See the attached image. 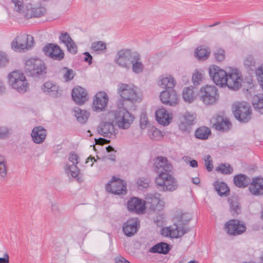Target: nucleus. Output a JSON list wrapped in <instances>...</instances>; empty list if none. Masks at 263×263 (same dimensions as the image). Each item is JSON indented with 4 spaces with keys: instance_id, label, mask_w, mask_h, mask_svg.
<instances>
[{
    "instance_id": "31",
    "label": "nucleus",
    "mask_w": 263,
    "mask_h": 263,
    "mask_svg": "<svg viewBox=\"0 0 263 263\" xmlns=\"http://www.w3.org/2000/svg\"><path fill=\"white\" fill-rule=\"evenodd\" d=\"M251 179L246 175L240 174L237 175L234 177V182L235 185L239 188H245L251 183Z\"/></svg>"
},
{
    "instance_id": "63",
    "label": "nucleus",
    "mask_w": 263,
    "mask_h": 263,
    "mask_svg": "<svg viewBox=\"0 0 263 263\" xmlns=\"http://www.w3.org/2000/svg\"><path fill=\"white\" fill-rule=\"evenodd\" d=\"M84 54L85 55L84 61L88 62L89 64H91L92 57L90 54L88 52H85L84 53Z\"/></svg>"
},
{
    "instance_id": "52",
    "label": "nucleus",
    "mask_w": 263,
    "mask_h": 263,
    "mask_svg": "<svg viewBox=\"0 0 263 263\" xmlns=\"http://www.w3.org/2000/svg\"><path fill=\"white\" fill-rule=\"evenodd\" d=\"M184 119L185 123L189 125H192L195 119V115L190 112H186L184 115Z\"/></svg>"
},
{
    "instance_id": "38",
    "label": "nucleus",
    "mask_w": 263,
    "mask_h": 263,
    "mask_svg": "<svg viewBox=\"0 0 263 263\" xmlns=\"http://www.w3.org/2000/svg\"><path fill=\"white\" fill-rule=\"evenodd\" d=\"M231 124L227 119L221 118L220 120L217 119L215 123V128L218 130L227 131L230 128Z\"/></svg>"
},
{
    "instance_id": "40",
    "label": "nucleus",
    "mask_w": 263,
    "mask_h": 263,
    "mask_svg": "<svg viewBox=\"0 0 263 263\" xmlns=\"http://www.w3.org/2000/svg\"><path fill=\"white\" fill-rule=\"evenodd\" d=\"M230 205V210L233 216H237L240 212V206L236 198H232L229 199Z\"/></svg>"
},
{
    "instance_id": "16",
    "label": "nucleus",
    "mask_w": 263,
    "mask_h": 263,
    "mask_svg": "<svg viewBox=\"0 0 263 263\" xmlns=\"http://www.w3.org/2000/svg\"><path fill=\"white\" fill-rule=\"evenodd\" d=\"M155 170L158 175L165 173H170L173 166L166 157H158L155 161Z\"/></svg>"
},
{
    "instance_id": "48",
    "label": "nucleus",
    "mask_w": 263,
    "mask_h": 263,
    "mask_svg": "<svg viewBox=\"0 0 263 263\" xmlns=\"http://www.w3.org/2000/svg\"><path fill=\"white\" fill-rule=\"evenodd\" d=\"M244 65L249 69L254 70L255 69V61L251 55H248L244 60Z\"/></svg>"
},
{
    "instance_id": "21",
    "label": "nucleus",
    "mask_w": 263,
    "mask_h": 263,
    "mask_svg": "<svg viewBox=\"0 0 263 263\" xmlns=\"http://www.w3.org/2000/svg\"><path fill=\"white\" fill-rule=\"evenodd\" d=\"M127 208L129 211L137 213H143L145 210V202L137 197H133L128 200Z\"/></svg>"
},
{
    "instance_id": "18",
    "label": "nucleus",
    "mask_w": 263,
    "mask_h": 263,
    "mask_svg": "<svg viewBox=\"0 0 263 263\" xmlns=\"http://www.w3.org/2000/svg\"><path fill=\"white\" fill-rule=\"evenodd\" d=\"M160 99L163 104L170 106L175 105L178 101V96L173 88L167 89L161 92Z\"/></svg>"
},
{
    "instance_id": "28",
    "label": "nucleus",
    "mask_w": 263,
    "mask_h": 263,
    "mask_svg": "<svg viewBox=\"0 0 263 263\" xmlns=\"http://www.w3.org/2000/svg\"><path fill=\"white\" fill-rule=\"evenodd\" d=\"M161 195L158 193L154 194H148L146 195V201L145 204L149 206V208L153 211L158 209L159 203L160 202Z\"/></svg>"
},
{
    "instance_id": "43",
    "label": "nucleus",
    "mask_w": 263,
    "mask_h": 263,
    "mask_svg": "<svg viewBox=\"0 0 263 263\" xmlns=\"http://www.w3.org/2000/svg\"><path fill=\"white\" fill-rule=\"evenodd\" d=\"M216 171L223 175H230L233 173V168L230 164L221 163L216 167Z\"/></svg>"
},
{
    "instance_id": "60",
    "label": "nucleus",
    "mask_w": 263,
    "mask_h": 263,
    "mask_svg": "<svg viewBox=\"0 0 263 263\" xmlns=\"http://www.w3.org/2000/svg\"><path fill=\"white\" fill-rule=\"evenodd\" d=\"M78 156L77 154L71 153L69 156V160L72 162V164L77 165L78 163Z\"/></svg>"
},
{
    "instance_id": "3",
    "label": "nucleus",
    "mask_w": 263,
    "mask_h": 263,
    "mask_svg": "<svg viewBox=\"0 0 263 263\" xmlns=\"http://www.w3.org/2000/svg\"><path fill=\"white\" fill-rule=\"evenodd\" d=\"M118 93L125 101H129L132 103L140 102L142 97L137 91L136 87L130 85L120 83L118 85Z\"/></svg>"
},
{
    "instance_id": "12",
    "label": "nucleus",
    "mask_w": 263,
    "mask_h": 263,
    "mask_svg": "<svg viewBox=\"0 0 263 263\" xmlns=\"http://www.w3.org/2000/svg\"><path fill=\"white\" fill-rule=\"evenodd\" d=\"M242 81L241 72L238 69H234L227 74L226 86H227L232 90H238L241 86Z\"/></svg>"
},
{
    "instance_id": "36",
    "label": "nucleus",
    "mask_w": 263,
    "mask_h": 263,
    "mask_svg": "<svg viewBox=\"0 0 263 263\" xmlns=\"http://www.w3.org/2000/svg\"><path fill=\"white\" fill-rule=\"evenodd\" d=\"M170 228L171 230V238L180 237L189 231V230H186L185 228H180L176 224H174L173 225L170 226Z\"/></svg>"
},
{
    "instance_id": "44",
    "label": "nucleus",
    "mask_w": 263,
    "mask_h": 263,
    "mask_svg": "<svg viewBox=\"0 0 263 263\" xmlns=\"http://www.w3.org/2000/svg\"><path fill=\"white\" fill-rule=\"evenodd\" d=\"M148 134L149 138L154 140H159L163 137L161 132L154 126L148 129Z\"/></svg>"
},
{
    "instance_id": "64",
    "label": "nucleus",
    "mask_w": 263,
    "mask_h": 263,
    "mask_svg": "<svg viewBox=\"0 0 263 263\" xmlns=\"http://www.w3.org/2000/svg\"><path fill=\"white\" fill-rule=\"evenodd\" d=\"M0 263H9V256L5 253L3 257H0Z\"/></svg>"
},
{
    "instance_id": "34",
    "label": "nucleus",
    "mask_w": 263,
    "mask_h": 263,
    "mask_svg": "<svg viewBox=\"0 0 263 263\" xmlns=\"http://www.w3.org/2000/svg\"><path fill=\"white\" fill-rule=\"evenodd\" d=\"M214 186L220 196H227L229 194L230 189L226 183L217 181L214 183Z\"/></svg>"
},
{
    "instance_id": "2",
    "label": "nucleus",
    "mask_w": 263,
    "mask_h": 263,
    "mask_svg": "<svg viewBox=\"0 0 263 263\" xmlns=\"http://www.w3.org/2000/svg\"><path fill=\"white\" fill-rule=\"evenodd\" d=\"M25 72L32 77L42 78L46 73V67L41 60L31 58L26 62Z\"/></svg>"
},
{
    "instance_id": "42",
    "label": "nucleus",
    "mask_w": 263,
    "mask_h": 263,
    "mask_svg": "<svg viewBox=\"0 0 263 263\" xmlns=\"http://www.w3.org/2000/svg\"><path fill=\"white\" fill-rule=\"evenodd\" d=\"M65 172L67 174L70 175L73 178L77 179V180H79L78 176L80 174V170L77 166L76 165L72 164L68 165L66 164L65 165Z\"/></svg>"
},
{
    "instance_id": "61",
    "label": "nucleus",
    "mask_w": 263,
    "mask_h": 263,
    "mask_svg": "<svg viewBox=\"0 0 263 263\" xmlns=\"http://www.w3.org/2000/svg\"><path fill=\"white\" fill-rule=\"evenodd\" d=\"M171 230L170 227L162 229L161 234L164 236H169L171 237Z\"/></svg>"
},
{
    "instance_id": "4",
    "label": "nucleus",
    "mask_w": 263,
    "mask_h": 263,
    "mask_svg": "<svg viewBox=\"0 0 263 263\" xmlns=\"http://www.w3.org/2000/svg\"><path fill=\"white\" fill-rule=\"evenodd\" d=\"M8 82L12 88L21 93L27 91L29 84L24 74L20 71L15 70L8 76Z\"/></svg>"
},
{
    "instance_id": "30",
    "label": "nucleus",
    "mask_w": 263,
    "mask_h": 263,
    "mask_svg": "<svg viewBox=\"0 0 263 263\" xmlns=\"http://www.w3.org/2000/svg\"><path fill=\"white\" fill-rule=\"evenodd\" d=\"M171 250L170 246L166 242L158 243L151 248L149 252L153 253L166 254Z\"/></svg>"
},
{
    "instance_id": "25",
    "label": "nucleus",
    "mask_w": 263,
    "mask_h": 263,
    "mask_svg": "<svg viewBox=\"0 0 263 263\" xmlns=\"http://www.w3.org/2000/svg\"><path fill=\"white\" fill-rule=\"evenodd\" d=\"M46 135V130L41 126L34 127L31 132L32 140L36 144L42 143L44 141Z\"/></svg>"
},
{
    "instance_id": "47",
    "label": "nucleus",
    "mask_w": 263,
    "mask_h": 263,
    "mask_svg": "<svg viewBox=\"0 0 263 263\" xmlns=\"http://www.w3.org/2000/svg\"><path fill=\"white\" fill-rule=\"evenodd\" d=\"M203 74L198 70H196L192 76V82L195 86L199 85L203 79Z\"/></svg>"
},
{
    "instance_id": "32",
    "label": "nucleus",
    "mask_w": 263,
    "mask_h": 263,
    "mask_svg": "<svg viewBox=\"0 0 263 263\" xmlns=\"http://www.w3.org/2000/svg\"><path fill=\"white\" fill-rule=\"evenodd\" d=\"M182 98L187 103H192L196 98V94L193 87H187L183 88Z\"/></svg>"
},
{
    "instance_id": "17",
    "label": "nucleus",
    "mask_w": 263,
    "mask_h": 263,
    "mask_svg": "<svg viewBox=\"0 0 263 263\" xmlns=\"http://www.w3.org/2000/svg\"><path fill=\"white\" fill-rule=\"evenodd\" d=\"M224 229L230 235H239L246 231V227L240 224L237 220L232 219L228 221L224 225Z\"/></svg>"
},
{
    "instance_id": "13",
    "label": "nucleus",
    "mask_w": 263,
    "mask_h": 263,
    "mask_svg": "<svg viewBox=\"0 0 263 263\" xmlns=\"http://www.w3.org/2000/svg\"><path fill=\"white\" fill-rule=\"evenodd\" d=\"M43 51L46 55L53 60L61 61L64 57L63 51L55 44L50 43L45 45L43 48Z\"/></svg>"
},
{
    "instance_id": "46",
    "label": "nucleus",
    "mask_w": 263,
    "mask_h": 263,
    "mask_svg": "<svg viewBox=\"0 0 263 263\" xmlns=\"http://www.w3.org/2000/svg\"><path fill=\"white\" fill-rule=\"evenodd\" d=\"M62 71L63 73V78L67 82L73 79L75 75V73L72 69H69L66 67L62 68Z\"/></svg>"
},
{
    "instance_id": "29",
    "label": "nucleus",
    "mask_w": 263,
    "mask_h": 263,
    "mask_svg": "<svg viewBox=\"0 0 263 263\" xmlns=\"http://www.w3.org/2000/svg\"><path fill=\"white\" fill-rule=\"evenodd\" d=\"M131 65L132 70L135 73H140L143 70L144 65L141 62L139 54L137 52H134V55L131 62Z\"/></svg>"
},
{
    "instance_id": "33",
    "label": "nucleus",
    "mask_w": 263,
    "mask_h": 263,
    "mask_svg": "<svg viewBox=\"0 0 263 263\" xmlns=\"http://www.w3.org/2000/svg\"><path fill=\"white\" fill-rule=\"evenodd\" d=\"M175 84L174 79L172 76H162L160 78L159 84L166 89L173 88Z\"/></svg>"
},
{
    "instance_id": "9",
    "label": "nucleus",
    "mask_w": 263,
    "mask_h": 263,
    "mask_svg": "<svg viewBox=\"0 0 263 263\" xmlns=\"http://www.w3.org/2000/svg\"><path fill=\"white\" fill-rule=\"evenodd\" d=\"M234 115L238 121L246 123L251 119V109L248 104L238 103L234 106Z\"/></svg>"
},
{
    "instance_id": "14",
    "label": "nucleus",
    "mask_w": 263,
    "mask_h": 263,
    "mask_svg": "<svg viewBox=\"0 0 263 263\" xmlns=\"http://www.w3.org/2000/svg\"><path fill=\"white\" fill-rule=\"evenodd\" d=\"M18 12L28 19L32 17H38L43 16L46 13V9L41 6L33 7L31 4H28L25 8H22L21 12Z\"/></svg>"
},
{
    "instance_id": "1",
    "label": "nucleus",
    "mask_w": 263,
    "mask_h": 263,
    "mask_svg": "<svg viewBox=\"0 0 263 263\" xmlns=\"http://www.w3.org/2000/svg\"><path fill=\"white\" fill-rule=\"evenodd\" d=\"M155 183L157 189L162 192H173L178 187L177 180L170 173L158 175Z\"/></svg>"
},
{
    "instance_id": "56",
    "label": "nucleus",
    "mask_w": 263,
    "mask_h": 263,
    "mask_svg": "<svg viewBox=\"0 0 263 263\" xmlns=\"http://www.w3.org/2000/svg\"><path fill=\"white\" fill-rule=\"evenodd\" d=\"M10 134L9 129L4 126L0 127V139H4L7 137Z\"/></svg>"
},
{
    "instance_id": "7",
    "label": "nucleus",
    "mask_w": 263,
    "mask_h": 263,
    "mask_svg": "<svg viewBox=\"0 0 263 263\" xmlns=\"http://www.w3.org/2000/svg\"><path fill=\"white\" fill-rule=\"evenodd\" d=\"M134 119V117L124 108L119 109L115 114V121L120 128H128Z\"/></svg>"
},
{
    "instance_id": "5",
    "label": "nucleus",
    "mask_w": 263,
    "mask_h": 263,
    "mask_svg": "<svg viewBox=\"0 0 263 263\" xmlns=\"http://www.w3.org/2000/svg\"><path fill=\"white\" fill-rule=\"evenodd\" d=\"M199 97L205 105L211 106L216 103L219 99V95L215 86L206 85L200 88Z\"/></svg>"
},
{
    "instance_id": "53",
    "label": "nucleus",
    "mask_w": 263,
    "mask_h": 263,
    "mask_svg": "<svg viewBox=\"0 0 263 263\" xmlns=\"http://www.w3.org/2000/svg\"><path fill=\"white\" fill-rule=\"evenodd\" d=\"M215 57L217 61H222L224 59V51L222 49H218L214 51Z\"/></svg>"
},
{
    "instance_id": "45",
    "label": "nucleus",
    "mask_w": 263,
    "mask_h": 263,
    "mask_svg": "<svg viewBox=\"0 0 263 263\" xmlns=\"http://www.w3.org/2000/svg\"><path fill=\"white\" fill-rule=\"evenodd\" d=\"M7 173V160L4 156L0 155V178L4 179Z\"/></svg>"
},
{
    "instance_id": "15",
    "label": "nucleus",
    "mask_w": 263,
    "mask_h": 263,
    "mask_svg": "<svg viewBox=\"0 0 263 263\" xmlns=\"http://www.w3.org/2000/svg\"><path fill=\"white\" fill-rule=\"evenodd\" d=\"M108 100V97L106 93L104 91L98 92L93 101V109L97 112L103 111L107 107Z\"/></svg>"
},
{
    "instance_id": "19",
    "label": "nucleus",
    "mask_w": 263,
    "mask_h": 263,
    "mask_svg": "<svg viewBox=\"0 0 263 263\" xmlns=\"http://www.w3.org/2000/svg\"><path fill=\"white\" fill-rule=\"evenodd\" d=\"M97 132L104 137L114 138L116 137L114 125L109 122H101L97 127Z\"/></svg>"
},
{
    "instance_id": "10",
    "label": "nucleus",
    "mask_w": 263,
    "mask_h": 263,
    "mask_svg": "<svg viewBox=\"0 0 263 263\" xmlns=\"http://www.w3.org/2000/svg\"><path fill=\"white\" fill-rule=\"evenodd\" d=\"M209 73L213 82L218 86L223 87L227 84V74L224 70L215 65L209 68Z\"/></svg>"
},
{
    "instance_id": "20",
    "label": "nucleus",
    "mask_w": 263,
    "mask_h": 263,
    "mask_svg": "<svg viewBox=\"0 0 263 263\" xmlns=\"http://www.w3.org/2000/svg\"><path fill=\"white\" fill-rule=\"evenodd\" d=\"M139 228V222L137 219L133 218L125 222L122 227L124 234L127 237L134 236Z\"/></svg>"
},
{
    "instance_id": "8",
    "label": "nucleus",
    "mask_w": 263,
    "mask_h": 263,
    "mask_svg": "<svg viewBox=\"0 0 263 263\" xmlns=\"http://www.w3.org/2000/svg\"><path fill=\"white\" fill-rule=\"evenodd\" d=\"M34 44V39L31 35L24 34L17 36L11 43V47L15 51H21L28 50Z\"/></svg>"
},
{
    "instance_id": "62",
    "label": "nucleus",
    "mask_w": 263,
    "mask_h": 263,
    "mask_svg": "<svg viewBox=\"0 0 263 263\" xmlns=\"http://www.w3.org/2000/svg\"><path fill=\"white\" fill-rule=\"evenodd\" d=\"M115 263H130L121 256H118L115 257Z\"/></svg>"
},
{
    "instance_id": "35",
    "label": "nucleus",
    "mask_w": 263,
    "mask_h": 263,
    "mask_svg": "<svg viewBox=\"0 0 263 263\" xmlns=\"http://www.w3.org/2000/svg\"><path fill=\"white\" fill-rule=\"evenodd\" d=\"M252 103L256 110L263 114V94L254 95L252 99Z\"/></svg>"
},
{
    "instance_id": "27",
    "label": "nucleus",
    "mask_w": 263,
    "mask_h": 263,
    "mask_svg": "<svg viewBox=\"0 0 263 263\" xmlns=\"http://www.w3.org/2000/svg\"><path fill=\"white\" fill-rule=\"evenodd\" d=\"M249 189L253 195L263 194V178L261 177L253 178L252 181H251Z\"/></svg>"
},
{
    "instance_id": "51",
    "label": "nucleus",
    "mask_w": 263,
    "mask_h": 263,
    "mask_svg": "<svg viewBox=\"0 0 263 263\" xmlns=\"http://www.w3.org/2000/svg\"><path fill=\"white\" fill-rule=\"evenodd\" d=\"M205 165L206 168L209 172H211L213 169V160L210 155H207L204 156V158Z\"/></svg>"
},
{
    "instance_id": "37",
    "label": "nucleus",
    "mask_w": 263,
    "mask_h": 263,
    "mask_svg": "<svg viewBox=\"0 0 263 263\" xmlns=\"http://www.w3.org/2000/svg\"><path fill=\"white\" fill-rule=\"evenodd\" d=\"M211 134L210 129L205 126L200 127L195 132V137L200 139L206 140Z\"/></svg>"
},
{
    "instance_id": "58",
    "label": "nucleus",
    "mask_w": 263,
    "mask_h": 263,
    "mask_svg": "<svg viewBox=\"0 0 263 263\" xmlns=\"http://www.w3.org/2000/svg\"><path fill=\"white\" fill-rule=\"evenodd\" d=\"M8 63V59L6 54L0 51V67L5 66Z\"/></svg>"
},
{
    "instance_id": "41",
    "label": "nucleus",
    "mask_w": 263,
    "mask_h": 263,
    "mask_svg": "<svg viewBox=\"0 0 263 263\" xmlns=\"http://www.w3.org/2000/svg\"><path fill=\"white\" fill-rule=\"evenodd\" d=\"M210 53L209 48L200 46L196 49L195 55L199 60H205L209 57Z\"/></svg>"
},
{
    "instance_id": "6",
    "label": "nucleus",
    "mask_w": 263,
    "mask_h": 263,
    "mask_svg": "<svg viewBox=\"0 0 263 263\" xmlns=\"http://www.w3.org/2000/svg\"><path fill=\"white\" fill-rule=\"evenodd\" d=\"M134 52L129 49H122L118 51L114 59L115 63L120 67L129 70Z\"/></svg>"
},
{
    "instance_id": "24",
    "label": "nucleus",
    "mask_w": 263,
    "mask_h": 263,
    "mask_svg": "<svg viewBox=\"0 0 263 263\" xmlns=\"http://www.w3.org/2000/svg\"><path fill=\"white\" fill-rule=\"evenodd\" d=\"M157 121L163 125H168L172 120V114H169L164 108L158 109L155 112Z\"/></svg>"
},
{
    "instance_id": "49",
    "label": "nucleus",
    "mask_w": 263,
    "mask_h": 263,
    "mask_svg": "<svg viewBox=\"0 0 263 263\" xmlns=\"http://www.w3.org/2000/svg\"><path fill=\"white\" fill-rule=\"evenodd\" d=\"M106 44L102 41H96L92 43L91 48L96 52L102 51L106 49Z\"/></svg>"
},
{
    "instance_id": "22",
    "label": "nucleus",
    "mask_w": 263,
    "mask_h": 263,
    "mask_svg": "<svg viewBox=\"0 0 263 263\" xmlns=\"http://www.w3.org/2000/svg\"><path fill=\"white\" fill-rule=\"evenodd\" d=\"M71 96L73 100L79 105L83 104L88 100L86 90L80 86L74 87L72 89Z\"/></svg>"
},
{
    "instance_id": "11",
    "label": "nucleus",
    "mask_w": 263,
    "mask_h": 263,
    "mask_svg": "<svg viewBox=\"0 0 263 263\" xmlns=\"http://www.w3.org/2000/svg\"><path fill=\"white\" fill-rule=\"evenodd\" d=\"M107 192L115 195L125 194L126 193V184L123 180L113 177L106 185Z\"/></svg>"
},
{
    "instance_id": "59",
    "label": "nucleus",
    "mask_w": 263,
    "mask_h": 263,
    "mask_svg": "<svg viewBox=\"0 0 263 263\" xmlns=\"http://www.w3.org/2000/svg\"><path fill=\"white\" fill-rule=\"evenodd\" d=\"M149 182L147 179H139L137 181V185L139 188H146Z\"/></svg>"
},
{
    "instance_id": "50",
    "label": "nucleus",
    "mask_w": 263,
    "mask_h": 263,
    "mask_svg": "<svg viewBox=\"0 0 263 263\" xmlns=\"http://www.w3.org/2000/svg\"><path fill=\"white\" fill-rule=\"evenodd\" d=\"M257 79L263 89V64L256 69Z\"/></svg>"
},
{
    "instance_id": "23",
    "label": "nucleus",
    "mask_w": 263,
    "mask_h": 263,
    "mask_svg": "<svg viewBox=\"0 0 263 263\" xmlns=\"http://www.w3.org/2000/svg\"><path fill=\"white\" fill-rule=\"evenodd\" d=\"M42 90L47 95L54 97L58 98L61 96V90L59 89V86L50 81L45 82L42 86Z\"/></svg>"
},
{
    "instance_id": "55",
    "label": "nucleus",
    "mask_w": 263,
    "mask_h": 263,
    "mask_svg": "<svg viewBox=\"0 0 263 263\" xmlns=\"http://www.w3.org/2000/svg\"><path fill=\"white\" fill-rule=\"evenodd\" d=\"M11 2L14 4V10L17 12H21L22 8H24L23 0H11Z\"/></svg>"
},
{
    "instance_id": "54",
    "label": "nucleus",
    "mask_w": 263,
    "mask_h": 263,
    "mask_svg": "<svg viewBox=\"0 0 263 263\" xmlns=\"http://www.w3.org/2000/svg\"><path fill=\"white\" fill-rule=\"evenodd\" d=\"M148 123L147 117L145 113L142 112L140 115V125L142 129H145Z\"/></svg>"
},
{
    "instance_id": "57",
    "label": "nucleus",
    "mask_w": 263,
    "mask_h": 263,
    "mask_svg": "<svg viewBox=\"0 0 263 263\" xmlns=\"http://www.w3.org/2000/svg\"><path fill=\"white\" fill-rule=\"evenodd\" d=\"M191 215L190 213H183L181 215L180 221L182 224H185L191 219Z\"/></svg>"
},
{
    "instance_id": "39",
    "label": "nucleus",
    "mask_w": 263,
    "mask_h": 263,
    "mask_svg": "<svg viewBox=\"0 0 263 263\" xmlns=\"http://www.w3.org/2000/svg\"><path fill=\"white\" fill-rule=\"evenodd\" d=\"M75 116L78 122L82 124L85 123L89 117V114L85 110L77 108L74 110Z\"/></svg>"
},
{
    "instance_id": "26",
    "label": "nucleus",
    "mask_w": 263,
    "mask_h": 263,
    "mask_svg": "<svg viewBox=\"0 0 263 263\" xmlns=\"http://www.w3.org/2000/svg\"><path fill=\"white\" fill-rule=\"evenodd\" d=\"M59 39L62 43L65 45L69 52L72 54L77 53V45L67 32H62Z\"/></svg>"
}]
</instances>
